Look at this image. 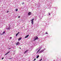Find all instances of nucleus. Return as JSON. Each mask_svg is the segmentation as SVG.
<instances>
[{"mask_svg":"<svg viewBox=\"0 0 61 61\" xmlns=\"http://www.w3.org/2000/svg\"><path fill=\"white\" fill-rule=\"evenodd\" d=\"M34 20V18H33L31 19V24L32 25H33Z\"/></svg>","mask_w":61,"mask_h":61,"instance_id":"1","label":"nucleus"},{"mask_svg":"<svg viewBox=\"0 0 61 61\" xmlns=\"http://www.w3.org/2000/svg\"><path fill=\"white\" fill-rule=\"evenodd\" d=\"M16 46H17L18 45H20V43L19 42H17V43H16Z\"/></svg>","mask_w":61,"mask_h":61,"instance_id":"2","label":"nucleus"},{"mask_svg":"<svg viewBox=\"0 0 61 61\" xmlns=\"http://www.w3.org/2000/svg\"><path fill=\"white\" fill-rule=\"evenodd\" d=\"M31 12H29L28 13V15H31Z\"/></svg>","mask_w":61,"mask_h":61,"instance_id":"3","label":"nucleus"},{"mask_svg":"<svg viewBox=\"0 0 61 61\" xmlns=\"http://www.w3.org/2000/svg\"><path fill=\"white\" fill-rule=\"evenodd\" d=\"M21 39H22L21 38H19V39H18V41H20V40H21Z\"/></svg>","mask_w":61,"mask_h":61,"instance_id":"4","label":"nucleus"},{"mask_svg":"<svg viewBox=\"0 0 61 61\" xmlns=\"http://www.w3.org/2000/svg\"><path fill=\"white\" fill-rule=\"evenodd\" d=\"M28 36H29V35H28L25 37V38H27V37H28Z\"/></svg>","mask_w":61,"mask_h":61,"instance_id":"5","label":"nucleus"},{"mask_svg":"<svg viewBox=\"0 0 61 61\" xmlns=\"http://www.w3.org/2000/svg\"><path fill=\"white\" fill-rule=\"evenodd\" d=\"M40 49L39 50H38L37 51V53H38V52H39V51H40Z\"/></svg>","mask_w":61,"mask_h":61,"instance_id":"6","label":"nucleus"},{"mask_svg":"<svg viewBox=\"0 0 61 61\" xmlns=\"http://www.w3.org/2000/svg\"><path fill=\"white\" fill-rule=\"evenodd\" d=\"M10 53V51H8L7 53L5 54V55H6L7 54H8V53Z\"/></svg>","mask_w":61,"mask_h":61,"instance_id":"7","label":"nucleus"},{"mask_svg":"<svg viewBox=\"0 0 61 61\" xmlns=\"http://www.w3.org/2000/svg\"><path fill=\"white\" fill-rule=\"evenodd\" d=\"M28 51V50H26V51H25V52H24L25 54V53H26V52H27Z\"/></svg>","mask_w":61,"mask_h":61,"instance_id":"8","label":"nucleus"},{"mask_svg":"<svg viewBox=\"0 0 61 61\" xmlns=\"http://www.w3.org/2000/svg\"><path fill=\"white\" fill-rule=\"evenodd\" d=\"M39 55H38L37 56V58H38V57H39Z\"/></svg>","mask_w":61,"mask_h":61,"instance_id":"9","label":"nucleus"},{"mask_svg":"<svg viewBox=\"0 0 61 61\" xmlns=\"http://www.w3.org/2000/svg\"><path fill=\"white\" fill-rule=\"evenodd\" d=\"M18 11V9H15V11Z\"/></svg>","mask_w":61,"mask_h":61,"instance_id":"10","label":"nucleus"},{"mask_svg":"<svg viewBox=\"0 0 61 61\" xmlns=\"http://www.w3.org/2000/svg\"><path fill=\"white\" fill-rule=\"evenodd\" d=\"M36 39H38V37L37 36H36Z\"/></svg>","mask_w":61,"mask_h":61,"instance_id":"11","label":"nucleus"},{"mask_svg":"<svg viewBox=\"0 0 61 61\" xmlns=\"http://www.w3.org/2000/svg\"><path fill=\"white\" fill-rule=\"evenodd\" d=\"M43 52V50H42L41 51L40 53H41V52Z\"/></svg>","mask_w":61,"mask_h":61,"instance_id":"12","label":"nucleus"},{"mask_svg":"<svg viewBox=\"0 0 61 61\" xmlns=\"http://www.w3.org/2000/svg\"><path fill=\"white\" fill-rule=\"evenodd\" d=\"M18 35V33L16 35V36H17Z\"/></svg>","mask_w":61,"mask_h":61,"instance_id":"13","label":"nucleus"},{"mask_svg":"<svg viewBox=\"0 0 61 61\" xmlns=\"http://www.w3.org/2000/svg\"><path fill=\"white\" fill-rule=\"evenodd\" d=\"M5 33V31H4L3 33V34H4V33Z\"/></svg>","mask_w":61,"mask_h":61,"instance_id":"14","label":"nucleus"},{"mask_svg":"<svg viewBox=\"0 0 61 61\" xmlns=\"http://www.w3.org/2000/svg\"><path fill=\"white\" fill-rule=\"evenodd\" d=\"M4 58H2L1 60H3V59H4Z\"/></svg>","mask_w":61,"mask_h":61,"instance_id":"15","label":"nucleus"},{"mask_svg":"<svg viewBox=\"0 0 61 61\" xmlns=\"http://www.w3.org/2000/svg\"><path fill=\"white\" fill-rule=\"evenodd\" d=\"M49 15H50V13H49Z\"/></svg>","mask_w":61,"mask_h":61,"instance_id":"16","label":"nucleus"},{"mask_svg":"<svg viewBox=\"0 0 61 61\" xmlns=\"http://www.w3.org/2000/svg\"><path fill=\"white\" fill-rule=\"evenodd\" d=\"M46 34H48V33L47 32H46Z\"/></svg>","mask_w":61,"mask_h":61,"instance_id":"17","label":"nucleus"},{"mask_svg":"<svg viewBox=\"0 0 61 61\" xmlns=\"http://www.w3.org/2000/svg\"><path fill=\"white\" fill-rule=\"evenodd\" d=\"M36 39H36V38H35V40H36Z\"/></svg>","mask_w":61,"mask_h":61,"instance_id":"18","label":"nucleus"},{"mask_svg":"<svg viewBox=\"0 0 61 61\" xmlns=\"http://www.w3.org/2000/svg\"><path fill=\"white\" fill-rule=\"evenodd\" d=\"M19 33L20 32H19L18 33H17V34H19Z\"/></svg>","mask_w":61,"mask_h":61,"instance_id":"19","label":"nucleus"},{"mask_svg":"<svg viewBox=\"0 0 61 61\" xmlns=\"http://www.w3.org/2000/svg\"><path fill=\"white\" fill-rule=\"evenodd\" d=\"M42 60V59H41V60H40V61H41V60Z\"/></svg>","mask_w":61,"mask_h":61,"instance_id":"20","label":"nucleus"},{"mask_svg":"<svg viewBox=\"0 0 61 61\" xmlns=\"http://www.w3.org/2000/svg\"><path fill=\"white\" fill-rule=\"evenodd\" d=\"M12 37H10V39H12Z\"/></svg>","mask_w":61,"mask_h":61,"instance_id":"21","label":"nucleus"},{"mask_svg":"<svg viewBox=\"0 0 61 61\" xmlns=\"http://www.w3.org/2000/svg\"><path fill=\"white\" fill-rule=\"evenodd\" d=\"M12 59V58H10L9 59Z\"/></svg>","mask_w":61,"mask_h":61,"instance_id":"22","label":"nucleus"},{"mask_svg":"<svg viewBox=\"0 0 61 61\" xmlns=\"http://www.w3.org/2000/svg\"><path fill=\"white\" fill-rule=\"evenodd\" d=\"M36 60V59L35 58L34 59V60Z\"/></svg>","mask_w":61,"mask_h":61,"instance_id":"23","label":"nucleus"},{"mask_svg":"<svg viewBox=\"0 0 61 61\" xmlns=\"http://www.w3.org/2000/svg\"><path fill=\"white\" fill-rule=\"evenodd\" d=\"M10 29V28H8V29Z\"/></svg>","mask_w":61,"mask_h":61,"instance_id":"24","label":"nucleus"},{"mask_svg":"<svg viewBox=\"0 0 61 61\" xmlns=\"http://www.w3.org/2000/svg\"><path fill=\"white\" fill-rule=\"evenodd\" d=\"M8 12H9V11H8L7 12V13H8Z\"/></svg>","mask_w":61,"mask_h":61,"instance_id":"25","label":"nucleus"},{"mask_svg":"<svg viewBox=\"0 0 61 61\" xmlns=\"http://www.w3.org/2000/svg\"><path fill=\"white\" fill-rule=\"evenodd\" d=\"M20 17V16H19V17H18V18H19Z\"/></svg>","mask_w":61,"mask_h":61,"instance_id":"26","label":"nucleus"},{"mask_svg":"<svg viewBox=\"0 0 61 61\" xmlns=\"http://www.w3.org/2000/svg\"><path fill=\"white\" fill-rule=\"evenodd\" d=\"M3 34H0V35H3Z\"/></svg>","mask_w":61,"mask_h":61,"instance_id":"27","label":"nucleus"},{"mask_svg":"<svg viewBox=\"0 0 61 61\" xmlns=\"http://www.w3.org/2000/svg\"><path fill=\"white\" fill-rule=\"evenodd\" d=\"M24 4V3H23V4Z\"/></svg>","mask_w":61,"mask_h":61,"instance_id":"28","label":"nucleus"}]
</instances>
